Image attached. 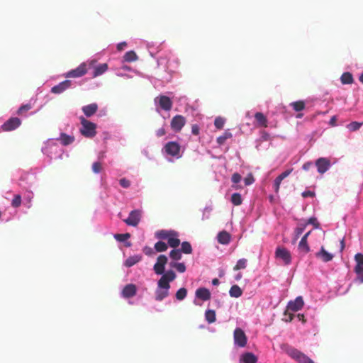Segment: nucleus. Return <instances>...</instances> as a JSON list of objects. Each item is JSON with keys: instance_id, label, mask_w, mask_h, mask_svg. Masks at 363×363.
Here are the masks:
<instances>
[{"instance_id": "nucleus-9", "label": "nucleus", "mask_w": 363, "mask_h": 363, "mask_svg": "<svg viewBox=\"0 0 363 363\" xmlns=\"http://www.w3.org/2000/svg\"><path fill=\"white\" fill-rule=\"evenodd\" d=\"M167 263V257L161 255L157 257V262L154 265V271L157 274H164V267Z\"/></svg>"}, {"instance_id": "nucleus-35", "label": "nucleus", "mask_w": 363, "mask_h": 363, "mask_svg": "<svg viewBox=\"0 0 363 363\" xmlns=\"http://www.w3.org/2000/svg\"><path fill=\"white\" fill-rule=\"evenodd\" d=\"M232 203L235 206H240L242 203V199L239 193H234L231 196L230 199Z\"/></svg>"}, {"instance_id": "nucleus-45", "label": "nucleus", "mask_w": 363, "mask_h": 363, "mask_svg": "<svg viewBox=\"0 0 363 363\" xmlns=\"http://www.w3.org/2000/svg\"><path fill=\"white\" fill-rule=\"evenodd\" d=\"M187 295V290L185 288H180L176 293V298L182 301L185 298Z\"/></svg>"}, {"instance_id": "nucleus-31", "label": "nucleus", "mask_w": 363, "mask_h": 363, "mask_svg": "<svg viewBox=\"0 0 363 363\" xmlns=\"http://www.w3.org/2000/svg\"><path fill=\"white\" fill-rule=\"evenodd\" d=\"M123 59L125 62H135L138 60V56L134 51L131 50V51L127 52L124 55Z\"/></svg>"}, {"instance_id": "nucleus-28", "label": "nucleus", "mask_w": 363, "mask_h": 363, "mask_svg": "<svg viewBox=\"0 0 363 363\" xmlns=\"http://www.w3.org/2000/svg\"><path fill=\"white\" fill-rule=\"evenodd\" d=\"M229 294L231 297L238 298L242 296V291L239 286L233 285L231 286Z\"/></svg>"}, {"instance_id": "nucleus-59", "label": "nucleus", "mask_w": 363, "mask_h": 363, "mask_svg": "<svg viewBox=\"0 0 363 363\" xmlns=\"http://www.w3.org/2000/svg\"><path fill=\"white\" fill-rule=\"evenodd\" d=\"M313 166V163L311 162H307L303 164V169L305 171H308Z\"/></svg>"}, {"instance_id": "nucleus-61", "label": "nucleus", "mask_w": 363, "mask_h": 363, "mask_svg": "<svg viewBox=\"0 0 363 363\" xmlns=\"http://www.w3.org/2000/svg\"><path fill=\"white\" fill-rule=\"evenodd\" d=\"M356 274L357 275V279H359V281L361 283H363V267H362V270L360 272L356 273Z\"/></svg>"}, {"instance_id": "nucleus-12", "label": "nucleus", "mask_w": 363, "mask_h": 363, "mask_svg": "<svg viewBox=\"0 0 363 363\" xmlns=\"http://www.w3.org/2000/svg\"><path fill=\"white\" fill-rule=\"evenodd\" d=\"M86 65L84 63L81 64L74 69H72L66 74V77L77 78L84 76L86 73Z\"/></svg>"}, {"instance_id": "nucleus-54", "label": "nucleus", "mask_w": 363, "mask_h": 363, "mask_svg": "<svg viewBox=\"0 0 363 363\" xmlns=\"http://www.w3.org/2000/svg\"><path fill=\"white\" fill-rule=\"evenodd\" d=\"M200 128L197 124H194L191 126V133L194 135H198L199 134Z\"/></svg>"}, {"instance_id": "nucleus-51", "label": "nucleus", "mask_w": 363, "mask_h": 363, "mask_svg": "<svg viewBox=\"0 0 363 363\" xmlns=\"http://www.w3.org/2000/svg\"><path fill=\"white\" fill-rule=\"evenodd\" d=\"M255 182V178L252 174H249L247 177L244 179V182L246 186L251 185Z\"/></svg>"}, {"instance_id": "nucleus-33", "label": "nucleus", "mask_w": 363, "mask_h": 363, "mask_svg": "<svg viewBox=\"0 0 363 363\" xmlns=\"http://www.w3.org/2000/svg\"><path fill=\"white\" fill-rule=\"evenodd\" d=\"M206 320L208 323H213L216 321V312L213 310H207L205 313Z\"/></svg>"}, {"instance_id": "nucleus-49", "label": "nucleus", "mask_w": 363, "mask_h": 363, "mask_svg": "<svg viewBox=\"0 0 363 363\" xmlns=\"http://www.w3.org/2000/svg\"><path fill=\"white\" fill-rule=\"evenodd\" d=\"M225 121L223 118L220 117H218L214 121V125L218 129L223 128L224 125Z\"/></svg>"}, {"instance_id": "nucleus-38", "label": "nucleus", "mask_w": 363, "mask_h": 363, "mask_svg": "<svg viewBox=\"0 0 363 363\" xmlns=\"http://www.w3.org/2000/svg\"><path fill=\"white\" fill-rule=\"evenodd\" d=\"M247 259H245V258H242V259H240L238 262H237V264L235 265V267H233V269L235 271H238V270H240V269H244L246 268L247 267Z\"/></svg>"}, {"instance_id": "nucleus-39", "label": "nucleus", "mask_w": 363, "mask_h": 363, "mask_svg": "<svg viewBox=\"0 0 363 363\" xmlns=\"http://www.w3.org/2000/svg\"><path fill=\"white\" fill-rule=\"evenodd\" d=\"M167 241L168 245L173 248L177 247L180 244V240L177 238V236H170Z\"/></svg>"}, {"instance_id": "nucleus-18", "label": "nucleus", "mask_w": 363, "mask_h": 363, "mask_svg": "<svg viewBox=\"0 0 363 363\" xmlns=\"http://www.w3.org/2000/svg\"><path fill=\"white\" fill-rule=\"evenodd\" d=\"M159 104L161 108L164 111H170L172 107V101L170 98L166 96H160L159 97Z\"/></svg>"}, {"instance_id": "nucleus-58", "label": "nucleus", "mask_w": 363, "mask_h": 363, "mask_svg": "<svg viewBox=\"0 0 363 363\" xmlns=\"http://www.w3.org/2000/svg\"><path fill=\"white\" fill-rule=\"evenodd\" d=\"M143 252L147 255H151L154 253L153 250L151 247H145L143 249Z\"/></svg>"}, {"instance_id": "nucleus-36", "label": "nucleus", "mask_w": 363, "mask_h": 363, "mask_svg": "<svg viewBox=\"0 0 363 363\" xmlns=\"http://www.w3.org/2000/svg\"><path fill=\"white\" fill-rule=\"evenodd\" d=\"M295 111H301L305 108L306 104L303 101H294L291 104Z\"/></svg>"}, {"instance_id": "nucleus-43", "label": "nucleus", "mask_w": 363, "mask_h": 363, "mask_svg": "<svg viewBox=\"0 0 363 363\" xmlns=\"http://www.w3.org/2000/svg\"><path fill=\"white\" fill-rule=\"evenodd\" d=\"M180 250L185 254H191L192 252L191 244L186 241L183 242L182 243V249Z\"/></svg>"}, {"instance_id": "nucleus-20", "label": "nucleus", "mask_w": 363, "mask_h": 363, "mask_svg": "<svg viewBox=\"0 0 363 363\" xmlns=\"http://www.w3.org/2000/svg\"><path fill=\"white\" fill-rule=\"evenodd\" d=\"M196 298L205 301L211 298V293L208 289L201 287L196 291Z\"/></svg>"}, {"instance_id": "nucleus-34", "label": "nucleus", "mask_w": 363, "mask_h": 363, "mask_svg": "<svg viewBox=\"0 0 363 363\" xmlns=\"http://www.w3.org/2000/svg\"><path fill=\"white\" fill-rule=\"evenodd\" d=\"M232 133L228 130H226L222 135L219 136L217 138V143L220 145H223L225 143L226 140L232 138Z\"/></svg>"}, {"instance_id": "nucleus-2", "label": "nucleus", "mask_w": 363, "mask_h": 363, "mask_svg": "<svg viewBox=\"0 0 363 363\" xmlns=\"http://www.w3.org/2000/svg\"><path fill=\"white\" fill-rule=\"evenodd\" d=\"M82 128H80V133L82 135L86 138H93L96 135V125L88 120L84 117L81 116L79 118Z\"/></svg>"}, {"instance_id": "nucleus-22", "label": "nucleus", "mask_w": 363, "mask_h": 363, "mask_svg": "<svg viewBox=\"0 0 363 363\" xmlns=\"http://www.w3.org/2000/svg\"><path fill=\"white\" fill-rule=\"evenodd\" d=\"M316 257L320 258L323 262H328L333 258V255L328 252L323 246L321 247L320 251L316 253Z\"/></svg>"}, {"instance_id": "nucleus-5", "label": "nucleus", "mask_w": 363, "mask_h": 363, "mask_svg": "<svg viewBox=\"0 0 363 363\" xmlns=\"http://www.w3.org/2000/svg\"><path fill=\"white\" fill-rule=\"evenodd\" d=\"M142 211L136 209L130 212L128 217L124 219L123 221L125 224L130 226L136 227L140 221Z\"/></svg>"}, {"instance_id": "nucleus-14", "label": "nucleus", "mask_w": 363, "mask_h": 363, "mask_svg": "<svg viewBox=\"0 0 363 363\" xmlns=\"http://www.w3.org/2000/svg\"><path fill=\"white\" fill-rule=\"evenodd\" d=\"M72 85V82L70 80H65L56 86H54L51 89V92L53 94H61L67 89H69Z\"/></svg>"}, {"instance_id": "nucleus-53", "label": "nucleus", "mask_w": 363, "mask_h": 363, "mask_svg": "<svg viewBox=\"0 0 363 363\" xmlns=\"http://www.w3.org/2000/svg\"><path fill=\"white\" fill-rule=\"evenodd\" d=\"M119 183L121 186H123V188H128L130 185V181L126 179L125 178L121 179Z\"/></svg>"}, {"instance_id": "nucleus-63", "label": "nucleus", "mask_w": 363, "mask_h": 363, "mask_svg": "<svg viewBox=\"0 0 363 363\" xmlns=\"http://www.w3.org/2000/svg\"><path fill=\"white\" fill-rule=\"evenodd\" d=\"M335 122H336V118H335V116L332 117V118H331V119H330V123L332 125H335Z\"/></svg>"}, {"instance_id": "nucleus-4", "label": "nucleus", "mask_w": 363, "mask_h": 363, "mask_svg": "<svg viewBox=\"0 0 363 363\" xmlns=\"http://www.w3.org/2000/svg\"><path fill=\"white\" fill-rule=\"evenodd\" d=\"M234 343L239 347H245L247 342V337L242 329L237 328L233 333Z\"/></svg>"}, {"instance_id": "nucleus-7", "label": "nucleus", "mask_w": 363, "mask_h": 363, "mask_svg": "<svg viewBox=\"0 0 363 363\" xmlns=\"http://www.w3.org/2000/svg\"><path fill=\"white\" fill-rule=\"evenodd\" d=\"M275 256L277 259H281L286 265H288L291 262V253L285 247H277L275 252Z\"/></svg>"}, {"instance_id": "nucleus-48", "label": "nucleus", "mask_w": 363, "mask_h": 363, "mask_svg": "<svg viewBox=\"0 0 363 363\" xmlns=\"http://www.w3.org/2000/svg\"><path fill=\"white\" fill-rule=\"evenodd\" d=\"M130 233H123V234H115L114 238L119 242H124L128 238H130Z\"/></svg>"}, {"instance_id": "nucleus-10", "label": "nucleus", "mask_w": 363, "mask_h": 363, "mask_svg": "<svg viewBox=\"0 0 363 363\" xmlns=\"http://www.w3.org/2000/svg\"><path fill=\"white\" fill-rule=\"evenodd\" d=\"M186 123V119L181 115L174 116L171 121V128L175 132H179Z\"/></svg>"}, {"instance_id": "nucleus-16", "label": "nucleus", "mask_w": 363, "mask_h": 363, "mask_svg": "<svg viewBox=\"0 0 363 363\" xmlns=\"http://www.w3.org/2000/svg\"><path fill=\"white\" fill-rule=\"evenodd\" d=\"M311 231H308L306 233L301 239L299 243H298V250L300 252L303 253V255L307 254L310 251V247L308 245L307 239L308 237L310 235Z\"/></svg>"}, {"instance_id": "nucleus-13", "label": "nucleus", "mask_w": 363, "mask_h": 363, "mask_svg": "<svg viewBox=\"0 0 363 363\" xmlns=\"http://www.w3.org/2000/svg\"><path fill=\"white\" fill-rule=\"evenodd\" d=\"M304 302L301 296H298L294 301H291L287 305V310L296 312L303 306Z\"/></svg>"}, {"instance_id": "nucleus-44", "label": "nucleus", "mask_w": 363, "mask_h": 363, "mask_svg": "<svg viewBox=\"0 0 363 363\" xmlns=\"http://www.w3.org/2000/svg\"><path fill=\"white\" fill-rule=\"evenodd\" d=\"M169 257L174 260H179L182 258V251L180 250H172L169 253Z\"/></svg>"}, {"instance_id": "nucleus-19", "label": "nucleus", "mask_w": 363, "mask_h": 363, "mask_svg": "<svg viewBox=\"0 0 363 363\" xmlns=\"http://www.w3.org/2000/svg\"><path fill=\"white\" fill-rule=\"evenodd\" d=\"M82 110L84 115L89 118L96 113L98 110V105L96 103L90 104L89 105L84 106Z\"/></svg>"}, {"instance_id": "nucleus-47", "label": "nucleus", "mask_w": 363, "mask_h": 363, "mask_svg": "<svg viewBox=\"0 0 363 363\" xmlns=\"http://www.w3.org/2000/svg\"><path fill=\"white\" fill-rule=\"evenodd\" d=\"M363 123L354 121L347 125V128L351 131H356L360 128Z\"/></svg>"}, {"instance_id": "nucleus-24", "label": "nucleus", "mask_w": 363, "mask_h": 363, "mask_svg": "<svg viewBox=\"0 0 363 363\" xmlns=\"http://www.w3.org/2000/svg\"><path fill=\"white\" fill-rule=\"evenodd\" d=\"M218 242L222 245H227L230 241V235L228 232L223 230L218 235Z\"/></svg>"}, {"instance_id": "nucleus-57", "label": "nucleus", "mask_w": 363, "mask_h": 363, "mask_svg": "<svg viewBox=\"0 0 363 363\" xmlns=\"http://www.w3.org/2000/svg\"><path fill=\"white\" fill-rule=\"evenodd\" d=\"M166 134V130L164 129V127H162L161 128H159L157 131H156V135L158 137V138H160V137H162L163 135H164Z\"/></svg>"}, {"instance_id": "nucleus-62", "label": "nucleus", "mask_w": 363, "mask_h": 363, "mask_svg": "<svg viewBox=\"0 0 363 363\" xmlns=\"http://www.w3.org/2000/svg\"><path fill=\"white\" fill-rule=\"evenodd\" d=\"M286 316L288 315V318H286V321L291 322L294 318V314L292 313H287L286 312L284 313Z\"/></svg>"}, {"instance_id": "nucleus-55", "label": "nucleus", "mask_w": 363, "mask_h": 363, "mask_svg": "<svg viewBox=\"0 0 363 363\" xmlns=\"http://www.w3.org/2000/svg\"><path fill=\"white\" fill-rule=\"evenodd\" d=\"M306 225H307L308 224H312V225H313L315 228H318V225H319V224H318V223L317 222V220H316V218H310L308 220V221H307V223H306Z\"/></svg>"}, {"instance_id": "nucleus-42", "label": "nucleus", "mask_w": 363, "mask_h": 363, "mask_svg": "<svg viewBox=\"0 0 363 363\" xmlns=\"http://www.w3.org/2000/svg\"><path fill=\"white\" fill-rule=\"evenodd\" d=\"M171 267L175 268L179 272L183 273L186 271V266L182 262H172Z\"/></svg>"}, {"instance_id": "nucleus-29", "label": "nucleus", "mask_w": 363, "mask_h": 363, "mask_svg": "<svg viewBox=\"0 0 363 363\" xmlns=\"http://www.w3.org/2000/svg\"><path fill=\"white\" fill-rule=\"evenodd\" d=\"M340 80L343 84H351L354 81L352 74L350 72H344L340 77Z\"/></svg>"}, {"instance_id": "nucleus-64", "label": "nucleus", "mask_w": 363, "mask_h": 363, "mask_svg": "<svg viewBox=\"0 0 363 363\" xmlns=\"http://www.w3.org/2000/svg\"><path fill=\"white\" fill-rule=\"evenodd\" d=\"M212 284H213V285H218V284H219V280H218V279H216H216H213L212 280Z\"/></svg>"}, {"instance_id": "nucleus-17", "label": "nucleus", "mask_w": 363, "mask_h": 363, "mask_svg": "<svg viewBox=\"0 0 363 363\" xmlns=\"http://www.w3.org/2000/svg\"><path fill=\"white\" fill-rule=\"evenodd\" d=\"M293 169L286 170L279 174L274 182V189L276 193L279 192L280 184L284 179L287 177L292 172Z\"/></svg>"}, {"instance_id": "nucleus-50", "label": "nucleus", "mask_w": 363, "mask_h": 363, "mask_svg": "<svg viewBox=\"0 0 363 363\" xmlns=\"http://www.w3.org/2000/svg\"><path fill=\"white\" fill-rule=\"evenodd\" d=\"M102 169L101 163L99 162H96L92 164V170L94 173H99Z\"/></svg>"}, {"instance_id": "nucleus-1", "label": "nucleus", "mask_w": 363, "mask_h": 363, "mask_svg": "<svg viewBox=\"0 0 363 363\" xmlns=\"http://www.w3.org/2000/svg\"><path fill=\"white\" fill-rule=\"evenodd\" d=\"M176 274L172 270H169L163 274L157 282V288L155 291V299L161 301L169 296L170 289L169 282L174 281Z\"/></svg>"}, {"instance_id": "nucleus-40", "label": "nucleus", "mask_w": 363, "mask_h": 363, "mask_svg": "<svg viewBox=\"0 0 363 363\" xmlns=\"http://www.w3.org/2000/svg\"><path fill=\"white\" fill-rule=\"evenodd\" d=\"M140 259V258L138 256L130 257L125 260V265L128 267H130L138 263Z\"/></svg>"}, {"instance_id": "nucleus-56", "label": "nucleus", "mask_w": 363, "mask_h": 363, "mask_svg": "<svg viewBox=\"0 0 363 363\" xmlns=\"http://www.w3.org/2000/svg\"><path fill=\"white\" fill-rule=\"evenodd\" d=\"M303 198L306 197H314L315 196V192L311 191H305L301 194Z\"/></svg>"}, {"instance_id": "nucleus-27", "label": "nucleus", "mask_w": 363, "mask_h": 363, "mask_svg": "<svg viewBox=\"0 0 363 363\" xmlns=\"http://www.w3.org/2000/svg\"><path fill=\"white\" fill-rule=\"evenodd\" d=\"M255 118L259 126L264 128L267 127V119L262 113L257 112L255 114Z\"/></svg>"}, {"instance_id": "nucleus-3", "label": "nucleus", "mask_w": 363, "mask_h": 363, "mask_svg": "<svg viewBox=\"0 0 363 363\" xmlns=\"http://www.w3.org/2000/svg\"><path fill=\"white\" fill-rule=\"evenodd\" d=\"M287 354L298 363H315L311 358L304 353L296 348L291 347L287 350Z\"/></svg>"}, {"instance_id": "nucleus-8", "label": "nucleus", "mask_w": 363, "mask_h": 363, "mask_svg": "<svg viewBox=\"0 0 363 363\" xmlns=\"http://www.w3.org/2000/svg\"><path fill=\"white\" fill-rule=\"evenodd\" d=\"M164 149L165 150V152L169 155L176 157L177 158L181 157L179 155L181 147L177 142L167 143L164 145Z\"/></svg>"}, {"instance_id": "nucleus-11", "label": "nucleus", "mask_w": 363, "mask_h": 363, "mask_svg": "<svg viewBox=\"0 0 363 363\" xmlns=\"http://www.w3.org/2000/svg\"><path fill=\"white\" fill-rule=\"evenodd\" d=\"M318 172L323 174L326 172L330 167V161L326 157L318 158L315 163Z\"/></svg>"}, {"instance_id": "nucleus-21", "label": "nucleus", "mask_w": 363, "mask_h": 363, "mask_svg": "<svg viewBox=\"0 0 363 363\" xmlns=\"http://www.w3.org/2000/svg\"><path fill=\"white\" fill-rule=\"evenodd\" d=\"M257 357L252 352H245L240 358V363H257Z\"/></svg>"}, {"instance_id": "nucleus-60", "label": "nucleus", "mask_w": 363, "mask_h": 363, "mask_svg": "<svg viewBox=\"0 0 363 363\" xmlns=\"http://www.w3.org/2000/svg\"><path fill=\"white\" fill-rule=\"evenodd\" d=\"M127 45V43L125 42H122V43H120L119 44H118L117 45V49L118 50H122L124 49L125 47H126Z\"/></svg>"}, {"instance_id": "nucleus-52", "label": "nucleus", "mask_w": 363, "mask_h": 363, "mask_svg": "<svg viewBox=\"0 0 363 363\" xmlns=\"http://www.w3.org/2000/svg\"><path fill=\"white\" fill-rule=\"evenodd\" d=\"M241 179L242 177L239 173L235 172L232 175L231 180L234 184L239 183L241 181Z\"/></svg>"}, {"instance_id": "nucleus-15", "label": "nucleus", "mask_w": 363, "mask_h": 363, "mask_svg": "<svg viewBox=\"0 0 363 363\" xmlns=\"http://www.w3.org/2000/svg\"><path fill=\"white\" fill-rule=\"evenodd\" d=\"M137 293V287L133 284H129L124 286L122 291V296L125 298H132Z\"/></svg>"}, {"instance_id": "nucleus-23", "label": "nucleus", "mask_w": 363, "mask_h": 363, "mask_svg": "<svg viewBox=\"0 0 363 363\" xmlns=\"http://www.w3.org/2000/svg\"><path fill=\"white\" fill-rule=\"evenodd\" d=\"M156 236L160 239L168 240L170 236H178V234L174 230L168 231L165 230H161L157 232Z\"/></svg>"}, {"instance_id": "nucleus-25", "label": "nucleus", "mask_w": 363, "mask_h": 363, "mask_svg": "<svg viewBox=\"0 0 363 363\" xmlns=\"http://www.w3.org/2000/svg\"><path fill=\"white\" fill-rule=\"evenodd\" d=\"M58 140L60 141V143L65 146L69 145L72 144L74 141V137L72 135H67L65 133H60V138Z\"/></svg>"}, {"instance_id": "nucleus-6", "label": "nucleus", "mask_w": 363, "mask_h": 363, "mask_svg": "<svg viewBox=\"0 0 363 363\" xmlns=\"http://www.w3.org/2000/svg\"><path fill=\"white\" fill-rule=\"evenodd\" d=\"M21 125V121L17 117H12L8 119L1 125L3 131L9 132L12 131L18 128Z\"/></svg>"}, {"instance_id": "nucleus-37", "label": "nucleus", "mask_w": 363, "mask_h": 363, "mask_svg": "<svg viewBox=\"0 0 363 363\" xmlns=\"http://www.w3.org/2000/svg\"><path fill=\"white\" fill-rule=\"evenodd\" d=\"M32 108L30 104H24L22 105L17 111L16 113L18 116H26V113L30 110Z\"/></svg>"}, {"instance_id": "nucleus-32", "label": "nucleus", "mask_w": 363, "mask_h": 363, "mask_svg": "<svg viewBox=\"0 0 363 363\" xmlns=\"http://www.w3.org/2000/svg\"><path fill=\"white\" fill-rule=\"evenodd\" d=\"M306 227V224H299L294 230V241H296L298 238L300 237V235L303 233V232L304 231L305 228Z\"/></svg>"}, {"instance_id": "nucleus-26", "label": "nucleus", "mask_w": 363, "mask_h": 363, "mask_svg": "<svg viewBox=\"0 0 363 363\" xmlns=\"http://www.w3.org/2000/svg\"><path fill=\"white\" fill-rule=\"evenodd\" d=\"M354 260L356 262V265L354 267V272L359 273L362 270L363 267V254L357 253L354 256Z\"/></svg>"}, {"instance_id": "nucleus-41", "label": "nucleus", "mask_w": 363, "mask_h": 363, "mask_svg": "<svg viewBox=\"0 0 363 363\" xmlns=\"http://www.w3.org/2000/svg\"><path fill=\"white\" fill-rule=\"evenodd\" d=\"M167 245L162 241H159L156 242L155 245V249L158 252L166 251L167 250Z\"/></svg>"}, {"instance_id": "nucleus-46", "label": "nucleus", "mask_w": 363, "mask_h": 363, "mask_svg": "<svg viewBox=\"0 0 363 363\" xmlns=\"http://www.w3.org/2000/svg\"><path fill=\"white\" fill-rule=\"evenodd\" d=\"M21 205V196L20 194H16L11 201V206L13 208H18Z\"/></svg>"}, {"instance_id": "nucleus-30", "label": "nucleus", "mask_w": 363, "mask_h": 363, "mask_svg": "<svg viewBox=\"0 0 363 363\" xmlns=\"http://www.w3.org/2000/svg\"><path fill=\"white\" fill-rule=\"evenodd\" d=\"M108 69V65L106 63L101 64L99 66L96 67L94 71L93 76L94 77H98L102 74H104Z\"/></svg>"}]
</instances>
